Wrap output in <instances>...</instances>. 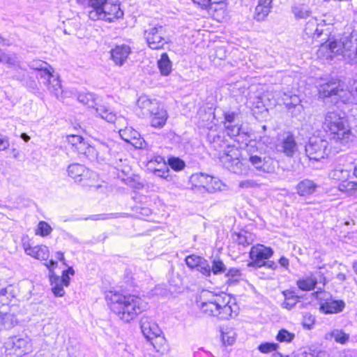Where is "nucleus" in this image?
Segmentation results:
<instances>
[{
	"label": "nucleus",
	"instance_id": "obj_1",
	"mask_svg": "<svg viewBox=\"0 0 357 357\" xmlns=\"http://www.w3.org/2000/svg\"><path fill=\"white\" fill-rule=\"evenodd\" d=\"M211 147L218 152V156L222 165L229 172L236 174H246L245 165L239 160L240 151L234 144H230L225 132H217L211 130L206 136Z\"/></svg>",
	"mask_w": 357,
	"mask_h": 357
},
{
	"label": "nucleus",
	"instance_id": "obj_2",
	"mask_svg": "<svg viewBox=\"0 0 357 357\" xmlns=\"http://www.w3.org/2000/svg\"><path fill=\"white\" fill-rule=\"evenodd\" d=\"M197 305L205 314L220 319H228L238 314V307L235 299L223 292L203 291Z\"/></svg>",
	"mask_w": 357,
	"mask_h": 357
},
{
	"label": "nucleus",
	"instance_id": "obj_3",
	"mask_svg": "<svg viewBox=\"0 0 357 357\" xmlns=\"http://www.w3.org/2000/svg\"><path fill=\"white\" fill-rule=\"evenodd\" d=\"M110 310L122 321L128 323L147 308V303L135 295L118 293L107 296Z\"/></svg>",
	"mask_w": 357,
	"mask_h": 357
},
{
	"label": "nucleus",
	"instance_id": "obj_4",
	"mask_svg": "<svg viewBox=\"0 0 357 357\" xmlns=\"http://www.w3.org/2000/svg\"><path fill=\"white\" fill-rule=\"evenodd\" d=\"M322 128L331 140L347 145L354 139L351 126L345 113L339 111H328L324 116Z\"/></svg>",
	"mask_w": 357,
	"mask_h": 357
},
{
	"label": "nucleus",
	"instance_id": "obj_5",
	"mask_svg": "<svg viewBox=\"0 0 357 357\" xmlns=\"http://www.w3.org/2000/svg\"><path fill=\"white\" fill-rule=\"evenodd\" d=\"M324 50L327 58L333 59L336 56H342L349 63L357 64V32L343 36L340 40H333L328 44L321 45L319 51Z\"/></svg>",
	"mask_w": 357,
	"mask_h": 357
},
{
	"label": "nucleus",
	"instance_id": "obj_6",
	"mask_svg": "<svg viewBox=\"0 0 357 357\" xmlns=\"http://www.w3.org/2000/svg\"><path fill=\"white\" fill-rule=\"evenodd\" d=\"M77 100L89 107L94 108L97 115L109 123H117L119 126L126 124V119L123 116H118L116 113L111 111L107 107L98 105L93 93H80L77 96Z\"/></svg>",
	"mask_w": 357,
	"mask_h": 357
},
{
	"label": "nucleus",
	"instance_id": "obj_7",
	"mask_svg": "<svg viewBox=\"0 0 357 357\" xmlns=\"http://www.w3.org/2000/svg\"><path fill=\"white\" fill-rule=\"evenodd\" d=\"M30 66L36 70V77L40 82L47 86L51 93L58 96L61 89V82L59 77L48 69L50 66L42 61H33Z\"/></svg>",
	"mask_w": 357,
	"mask_h": 357
},
{
	"label": "nucleus",
	"instance_id": "obj_8",
	"mask_svg": "<svg viewBox=\"0 0 357 357\" xmlns=\"http://www.w3.org/2000/svg\"><path fill=\"white\" fill-rule=\"evenodd\" d=\"M305 153L310 160L319 161L328 155V142L321 137L313 136L305 145Z\"/></svg>",
	"mask_w": 357,
	"mask_h": 357
},
{
	"label": "nucleus",
	"instance_id": "obj_9",
	"mask_svg": "<svg viewBox=\"0 0 357 357\" xmlns=\"http://www.w3.org/2000/svg\"><path fill=\"white\" fill-rule=\"evenodd\" d=\"M142 332L145 338L149 341L157 351L160 348L158 344L165 342V339L162 337L161 331L157 324L148 317H143L140 321Z\"/></svg>",
	"mask_w": 357,
	"mask_h": 357
},
{
	"label": "nucleus",
	"instance_id": "obj_10",
	"mask_svg": "<svg viewBox=\"0 0 357 357\" xmlns=\"http://www.w3.org/2000/svg\"><path fill=\"white\" fill-rule=\"evenodd\" d=\"M278 152L292 158L298 151V144L294 135L289 131H284L278 135L275 142Z\"/></svg>",
	"mask_w": 357,
	"mask_h": 357
},
{
	"label": "nucleus",
	"instance_id": "obj_11",
	"mask_svg": "<svg viewBox=\"0 0 357 357\" xmlns=\"http://www.w3.org/2000/svg\"><path fill=\"white\" fill-rule=\"evenodd\" d=\"M273 254L274 251L271 247L262 244L253 245L249 252L250 261L247 264V266L255 269L261 268L266 259H269Z\"/></svg>",
	"mask_w": 357,
	"mask_h": 357
},
{
	"label": "nucleus",
	"instance_id": "obj_12",
	"mask_svg": "<svg viewBox=\"0 0 357 357\" xmlns=\"http://www.w3.org/2000/svg\"><path fill=\"white\" fill-rule=\"evenodd\" d=\"M225 132L229 139L238 137L241 130V124L238 120V113L228 110L223 112Z\"/></svg>",
	"mask_w": 357,
	"mask_h": 357
},
{
	"label": "nucleus",
	"instance_id": "obj_13",
	"mask_svg": "<svg viewBox=\"0 0 357 357\" xmlns=\"http://www.w3.org/2000/svg\"><path fill=\"white\" fill-rule=\"evenodd\" d=\"M117 128L119 129V132L121 138L126 142L132 144L136 149H143L145 145L144 139L141 137L140 134L131 127H126L121 128L123 126H119L114 123ZM127 124L126 121L125 126ZM124 126V125H123Z\"/></svg>",
	"mask_w": 357,
	"mask_h": 357
},
{
	"label": "nucleus",
	"instance_id": "obj_14",
	"mask_svg": "<svg viewBox=\"0 0 357 357\" xmlns=\"http://www.w3.org/2000/svg\"><path fill=\"white\" fill-rule=\"evenodd\" d=\"M249 161L257 171L263 173H271L275 171L276 162L270 156L251 155Z\"/></svg>",
	"mask_w": 357,
	"mask_h": 357
},
{
	"label": "nucleus",
	"instance_id": "obj_15",
	"mask_svg": "<svg viewBox=\"0 0 357 357\" xmlns=\"http://www.w3.org/2000/svg\"><path fill=\"white\" fill-rule=\"evenodd\" d=\"M162 34V26L153 27L145 31V38L150 48L153 50H158L163 47L165 43V40Z\"/></svg>",
	"mask_w": 357,
	"mask_h": 357
},
{
	"label": "nucleus",
	"instance_id": "obj_16",
	"mask_svg": "<svg viewBox=\"0 0 357 357\" xmlns=\"http://www.w3.org/2000/svg\"><path fill=\"white\" fill-rule=\"evenodd\" d=\"M346 303L343 300L333 299L331 295L324 299L319 305V310L325 314H338L345 308Z\"/></svg>",
	"mask_w": 357,
	"mask_h": 357
},
{
	"label": "nucleus",
	"instance_id": "obj_17",
	"mask_svg": "<svg viewBox=\"0 0 357 357\" xmlns=\"http://www.w3.org/2000/svg\"><path fill=\"white\" fill-rule=\"evenodd\" d=\"M8 344H11L10 349L13 351L16 357H22L31 350V343L28 337H14L11 338Z\"/></svg>",
	"mask_w": 357,
	"mask_h": 357
},
{
	"label": "nucleus",
	"instance_id": "obj_18",
	"mask_svg": "<svg viewBox=\"0 0 357 357\" xmlns=\"http://www.w3.org/2000/svg\"><path fill=\"white\" fill-rule=\"evenodd\" d=\"M340 84L339 82L335 80H331L319 86L318 91L319 96L324 98H329L333 96L341 97L343 89L340 88Z\"/></svg>",
	"mask_w": 357,
	"mask_h": 357
},
{
	"label": "nucleus",
	"instance_id": "obj_19",
	"mask_svg": "<svg viewBox=\"0 0 357 357\" xmlns=\"http://www.w3.org/2000/svg\"><path fill=\"white\" fill-rule=\"evenodd\" d=\"M113 141H100L98 140L96 144V161L98 162H106L110 161L111 151L114 146Z\"/></svg>",
	"mask_w": 357,
	"mask_h": 357
},
{
	"label": "nucleus",
	"instance_id": "obj_20",
	"mask_svg": "<svg viewBox=\"0 0 357 357\" xmlns=\"http://www.w3.org/2000/svg\"><path fill=\"white\" fill-rule=\"evenodd\" d=\"M130 53L131 50L128 45H116L110 50L111 59L116 65L122 66L127 61Z\"/></svg>",
	"mask_w": 357,
	"mask_h": 357
},
{
	"label": "nucleus",
	"instance_id": "obj_21",
	"mask_svg": "<svg viewBox=\"0 0 357 357\" xmlns=\"http://www.w3.org/2000/svg\"><path fill=\"white\" fill-rule=\"evenodd\" d=\"M318 187L319 185L314 181L305 178L297 183L295 190L300 197H307L313 195Z\"/></svg>",
	"mask_w": 357,
	"mask_h": 357
},
{
	"label": "nucleus",
	"instance_id": "obj_22",
	"mask_svg": "<svg viewBox=\"0 0 357 357\" xmlns=\"http://www.w3.org/2000/svg\"><path fill=\"white\" fill-rule=\"evenodd\" d=\"M137 104L143 110V114L146 116L153 114L160 109L156 100H151L146 96L139 97Z\"/></svg>",
	"mask_w": 357,
	"mask_h": 357
},
{
	"label": "nucleus",
	"instance_id": "obj_23",
	"mask_svg": "<svg viewBox=\"0 0 357 357\" xmlns=\"http://www.w3.org/2000/svg\"><path fill=\"white\" fill-rule=\"evenodd\" d=\"M284 301L281 303V307L288 310H291L294 308L297 303H300L301 299L303 298L296 294L294 290L286 289L282 291Z\"/></svg>",
	"mask_w": 357,
	"mask_h": 357
},
{
	"label": "nucleus",
	"instance_id": "obj_24",
	"mask_svg": "<svg viewBox=\"0 0 357 357\" xmlns=\"http://www.w3.org/2000/svg\"><path fill=\"white\" fill-rule=\"evenodd\" d=\"M24 248L26 255L37 259L47 261L49 258V249L45 245H36L33 247L28 245L26 247L24 245Z\"/></svg>",
	"mask_w": 357,
	"mask_h": 357
},
{
	"label": "nucleus",
	"instance_id": "obj_25",
	"mask_svg": "<svg viewBox=\"0 0 357 357\" xmlns=\"http://www.w3.org/2000/svg\"><path fill=\"white\" fill-rule=\"evenodd\" d=\"M272 0H259L255 8L254 18L257 21H264L272 8Z\"/></svg>",
	"mask_w": 357,
	"mask_h": 357
},
{
	"label": "nucleus",
	"instance_id": "obj_26",
	"mask_svg": "<svg viewBox=\"0 0 357 357\" xmlns=\"http://www.w3.org/2000/svg\"><path fill=\"white\" fill-rule=\"evenodd\" d=\"M68 175L75 181H82L89 174L90 172L84 165L79 164H71L68 167Z\"/></svg>",
	"mask_w": 357,
	"mask_h": 357
},
{
	"label": "nucleus",
	"instance_id": "obj_27",
	"mask_svg": "<svg viewBox=\"0 0 357 357\" xmlns=\"http://www.w3.org/2000/svg\"><path fill=\"white\" fill-rule=\"evenodd\" d=\"M296 284L300 290L303 291H310L316 288L317 279L312 276L310 273L308 276L297 280Z\"/></svg>",
	"mask_w": 357,
	"mask_h": 357
},
{
	"label": "nucleus",
	"instance_id": "obj_28",
	"mask_svg": "<svg viewBox=\"0 0 357 357\" xmlns=\"http://www.w3.org/2000/svg\"><path fill=\"white\" fill-rule=\"evenodd\" d=\"M151 119V125L154 128H160L162 127L165 121L167 120V113L166 111L162 108L157 110L153 114L149 115Z\"/></svg>",
	"mask_w": 357,
	"mask_h": 357
},
{
	"label": "nucleus",
	"instance_id": "obj_29",
	"mask_svg": "<svg viewBox=\"0 0 357 357\" xmlns=\"http://www.w3.org/2000/svg\"><path fill=\"white\" fill-rule=\"evenodd\" d=\"M89 17L93 21L106 20L109 21V22H112L111 14L107 12L105 9L102 8H91L89 11Z\"/></svg>",
	"mask_w": 357,
	"mask_h": 357
},
{
	"label": "nucleus",
	"instance_id": "obj_30",
	"mask_svg": "<svg viewBox=\"0 0 357 357\" xmlns=\"http://www.w3.org/2000/svg\"><path fill=\"white\" fill-rule=\"evenodd\" d=\"M308 26L305 28L306 35L317 40L324 34L323 26L326 24H307Z\"/></svg>",
	"mask_w": 357,
	"mask_h": 357
},
{
	"label": "nucleus",
	"instance_id": "obj_31",
	"mask_svg": "<svg viewBox=\"0 0 357 357\" xmlns=\"http://www.w3.org/2000/svg\"><path fill=\"white\" fill-rule=\"evenodd\" d=\"M291 10L297 20L305 19L311 14L308 6L303 3L294 4Z\"/></svg>",
	"mask_w": 357,
	"mask_h": 357
},
{
	"label": "nucleus",
	"instance_id": "obj_32",
	"mask_svg": "<svg viewBox=\"0 0 357 357\" xmlns=\"http://www.w3.org/2000/svg\"><path fill=\"white\" fill-rule=\"evenodd\" d=\"M50 281L52 286V291L54 296L59 297L63 296L65 294V291L63 287L64 284L59 282V276L52 273L50 275Z\"/></svg>",
	"mask_w": 357,
	"mask_h": 357
},
{
	"label": "nucleus",
	"instance_id": "obj_33",
	"mask_svg": "<svg viewBox=\"0 0 357 357\" xmlns=\"http://www.w3.org/2000/svg\"><path fill=\"white\" fill-rule=\"evenodd\" d=\"M158 66L162 75H168L172 70V63L166 53L161 55L158 61Z\"/></svg>",
	"mask_w": 357,
	"mask_h": 357
},
{
	"label": "nucleus",
	"instance_id": "obj_34",
	"mask_svg": "<svg viewBox=\"0 0 357 357\" xmlns=\"http://www.w3.org/2000/svg\"><path fill=\"white\" fill-rule=\"evenodd\" d=\"M199 178L198 183L195 184L196 190L204 192H207L208 181H210L211 176L203 173H199L198 176H195L193 178Z\"/></svg>",
	"mask_w": 357,
	"mask_h": 357
},
{
	"label": "nucleus",
	"instance_id": "obj_35",
	"mask_svg": "<svg viewBox=\"0 0 357 357\" xmlns=\"http://www.w3.org/2000/svg\"><path fill=\"white\" fill-rule=\"evenodd\" d=\"M225 277L227 278V283L229 285H234L241 278V271L237 268H231L225 272Z\"/></svg>",
	"mask_w": 357,
	"mask_h": 357
},
{
	"label": "nucleus",
	"instance_id": "obj_36",
	"mask_svg": "<svg viewBox=\"0 0 357 357\" xmlns=\"http://www.w3.org/2000/svg\"><path fill=\"white\" fill-rule=\"evenodd\" d=\"M211 273L214 275H220L225 273L227 271L226 266L220 258H215L211 261Z\"/></svg>",
	"mask_w": 357,
	"mask_h": 357
},
{
	"label": "nucleus",
	"instance_id": "obj_37",
	"mask_svg": "<svg viewBox=\"0 0 357 357\" xmlns=\"http://www.w3.org/2000/svg\"><path fill=\"white\" fill-rule=\"evenodd\" d=\"M195 270L206 277H210L211 275V265L208 261L202 257H200Z\"/></svg>",
	"mask_w": 357,
	"mask_h": 357
},
{
	"label": "nucleus",
	"instance_id": "obj_38",
	"mask_svg": "<svg viewBox=\"0 0 357 357\" xmlns=\"http://www.w3.org/2000/svg\"><path fill=\"white\" fill-rule=\"evenodd\" d=\"M294 338L295 334L285 328L280 329L276 335V340L280 342L289 343L291 342Z\"/></svg>",
	"mask_w": 357,
	"mask_h": 357
},
{
	"label": "nucleus",
	"instance_id": "obj_39",
	"mask_svg": "<svg viewBox=\"0 0 357 357\" xmlns=\"http://www.w3.org/2000/svg\"><path fill=\"white\" fill-rule=\"evenodd\" d=\"M13 326V317L10 314L0 312V331Z\"/></svg>",
	"mask_w": 357,
	"mask_h": 357
},
{
	"label": "nucleus",
	"instance_id": "obj_40",
	"mask_svg": "<svg viewBox=\"0 0 357 357\" xmlns=\"http://www.w3.org/2000/svg\"><path fill=\"white\" fill-rule=\"evenodd\" d=\"M331 337L334 338L336 342L342 344H346L349 339V335L342 329L333 330L331 332Z\"/></svg>",
	"mask_w": 357,
	"mask_h": 357
},
{
	"label": "nucleus",
	"instance_id": "obj_41",
	"mask_svg": "<svg viewBox=\"0 0 357 357\" xmlns=\"http://www.w3.org/2000/svg\"><path fill=\"white\" fill-rule=\"evenodd\" d=\"M224 183L218 178L211 176L210 181H208L207 192L213 193L217 190H224Z\"/></svg>",
	"mask_w": 357,
	"mask_h": 357
},
{
	"label": "nucleus",
	"instance_id": "obj_42",
	"mask_svg": "<svg viewBox=\"0 0 357 357\" xmlns=\"http://www.w3.org/2000/svg\"><path fill=\"white\" fill-rule=\"evenodd\" d=\"M278 348V344L273 342H261L257 347V349L262 354H268L273 351H276Z\"/></svg>",
	"mask_w": 357,
	"mask_h": 357
},
{
	"label": "nucleus",
	"instance_id": "obj_43",
	"mask_svg": "<svg viewBox=\"0 0 357 357\" xmlns=\"http://www.w3.org/2000/svg\"><path fill=\"white\" fill-rule=\"evenodd\" d=\"M0 296L5 297L7 302L11 301L12 298L15 297V290L14 286L9 284L4 288L0 289Z\"/></svg>",
	"mask_w": 357,
	"mask_h": 357
},
{
	"label": "nucleus",
	"instance_id": "obj_44",
	"mask_svg": "<svg viewBox=\"0 0 357 357\" xmlns=\"http://www.w3.org/2000/svg\"><path fill=\"white\" fill-rule=\"evenodd\" d=\"M236 241L238 245H242L245 247L252 244L253 241L252 236L250 234H242L239 233L236 235Z\"/></svg>",
	"mask_w": 357,
	"mask_h": 357
},
{
	"label": "nucleus",
	"instance_id": "obj_45",
	"mask_svg": "<svg viewBox=\"0 0 357 357\" xmlns=\"http://www.w3.org/2000/svg\"><path fill=\"white\" fill-rule=\"evenodd\" d=\"M339 189L342 192H351L357 190V182L354 181H343L340 183Z\"/></svg>",
	"mask_w": 357,
	"mask_h": 357
},
{
	"label": "nucleus",
	"instance_id": "obj_46",
	"mask_svg": "<svg viewBox=\"0 0 357 357\" xmlns=\"http://www.w3.org/2000/svg\"><path fill=\"white\" fill-rule=\"evenodd\" d=\"M315 322V318L309 312L303 314L302 324L304 328L310 330Z\"/></svg>",
	"mask_w": 357,
	"mask_h": 357
},
{
	"label": "nucleus",
	"instance_id": "obj_47",
	"mask_svg": "<svg viewBox=\"0 0 357 357\" xmlns=\"http://www.w3.org/2000/svg\"><path fill=\"white\" fill-rule=\"evenodd\" d=\"M200 256L196 255H190L185 258V264L190 269H195L197 266L198 261H199Z\"/></svg>",
	"mask_w": 357,
	"mask_h": 357
},
{
	"label": "nucleus",
	"instance_id": "obj_48",
	"mask_svg": "<svg viewBox=\"0 0 357 357\" xmlns=\"http://www.w3.org/2000/svg\"><path fill=\"white\" fill-rule=\"evenodd\" d=\"M83 137L79 135H71L67 136V142L69 145L71 146L73 151L78 146V144H80L83 140Z\"/></svg>",
	"mask_w": 357,
	"mask_h": 357
},
{
	"label": "nucleus",
	"instance_id": "obj_49",
	"mask_svg": "<svg viewBox=\"0 0 357 357\" xmlns=\"http://www.w3.org/2000/svg\"><path fill=\"white\" fill-rule=\"evenodd\" d=\"M0 62L6 63L9 65H15L17 62V58L15 54H8L0 50Z\"/></svg>",
	"mask_w": 357,
	"mask_h": 357
},
{
	"label": "nucleus",
	"instance_id": "obj_50",
	"mask_svg": "<svg viewBox=\"0 0 357 357\" xmlns=\"http://www.w3.org/2000/svg\"><path fill=\"white\" fill-rule=\"evenodd\" d=\"M38 230L40 236H45L51 233L52 228L46 222L40 221L38 225Z\"/></svg>",
	"mask_w": 357,
	"mask_h": 357
},
{
	"label": "nucleus",
	"instance_id": "obj_51",
	"mask_svg": "<svg viewBox=\"0 0 357 357\" xmlns=\"http://www.w3.org/2000/svg\"><path fill=\"white\" fill-rule=\"evenodd\" d=\"M110 10L112 12V13H109L111 14L112 21H113L114 19H116V20L121 19L123 16V12L120 8L119 5H117V4L112 5Z\"/></svg>",
	"mask_w": 357,
	"mask_h": 357
},
{
	"label": "nucleus",
	"instance_id": "obj_52",
	"mask_svg": "<svg viewBox=\"0 0 357 357\" xmlns=\"http://www.w3.org/2000/svg\"><path fill=\"white\" fill-rule=\"evenodd\" d=\"M83 157L89 159L91 161H96L97 159V153H96V144L95 146H91L89 144V147L86 151V153L83 155Z\"/></svg>",
	"mask_w": 357,
	"mask_h": 357
},
{
	"label": "nucleus",
	"instance_id": "obj_53",
	"mask_svg": "<svg viewBox=\"0 0 357 357\" xmlns=\"http://www.w3.org/2000/svg\"><path fill=\"white\" fill-rule=\"evenodd\" d=\"M107 6V0H89L88 6L91 8H102L105 9Z\"/></svg>",
	"mask_w": 357,
	"mask_h": 357
},
{
	"label": "nucleus",
	"instance_id": "obj_54",
	"mask_svg": "<svg viewBox=\"0 0 357 357\" xmlns=\"http://www.w3.org/2000/svg\"><path fill=\"white\" fill-rule=\"evenodd\" d=\"M89 146V144L83 139L80 144H78V146L75 149L74 152L79 155L80 157H83Z\"/></svg>",
	"mask_w": 357,
	"mask_h": 357
},
{
	"label": "nucleus",
	"instance_id": "obj_55",
	"mask_svg": "<svg viewBox=\"0 0 357 357\" xmlns=\"http://www.w3.org/2000/svg\"><path fill=\"white\" fill-rule=\"evenodd\" d=\"M301 103V99L296 94H294L293 96L290 98V100L287 103V107L288 109H291L293 107H296L298 106Z\"/></svg>",
	"mask_w": 357,
	"mask_h": 357
},
{
	"label": "nucleus",
	"instance_id": "obj_56",
	"mask_svg": "<svg viewBox=\"0 0 357 357\" xmlns=\"http://www.w3.org/2000/svg\"><path fill=\"white\" fill-rule=\"evenodd\" d=\"M113 218H116V215L113 213L98 214V215H91V216L86 218V220L90 219V220H106V219Z\"/></svg>",
	"mask_w": 357,
	"mask_h": 357
},
{
	"label": "nucleus",
	"instance_id": "obj_57",
	"mask_svg": "<svg viewBox=\"0 0 357 357\" xmlns=\"http://www.w3.org/2000/svg\"><path fill=\"white\" fill-rule=\"evenodd\" d=\"M258 185L257 183L254 180H244L240 182L239 187L241 188H255Z\"/></svg>",
	"mask_w": 357,
	"mask_h": 357
},
{
	"label": "nucleus",
	"instance_id": "obj_58",
	"mask_svg": "<svg viewBox=\"0 0 357 357\" xmlns=\"http://www.w3.org/2000/svg\"><path fill=\"white\" fill-rule=\"evenodd\" d=\"M192 3L202 9L207 8L211 3V0H191Z\"/></svg>",
	"mask_w": 357,
	"mask_h": 357
},
{
	"label": "nucleus",
	"instance_id": "obj_59",
	"mask_svg": "<svg viewBox=\"0 0 357 357\" xmlns=\"http://www.w3.org/2000/svg\"><path fill=\"white\" fill-rule=\"evenodd\" d=\"M312 276L316 278L317 279V283L320 282L322 283L324 286L326 282V278L324 276V273H322L321 271H316L314 273H311Z\"/></svg>",
	"mask_w": 357,
	"mask_h": 357
},
{
	"label": "nucleus",
	"instance_id": "obj_60",
	"mask_svg": "<svg viewBox=\"0 0 357 357\" xmlns=\"http://www.w3.org/2000/svg\"><path fill=\"white\" fill-rule=\"evenodd\" d=\"M168 165L175 172H178V158H169L168 159Z\"/></svg>",
	"mask_w": 357,
	"mask_h": 357
},
{
	"label": "nucleus",
	"instance_id": "obj_61",
	"mask_svg": "<svg viewBox=\"0 0 357 357\" xmlns=\"http://www.w3.org/2000/svg\"><path fill=\"white\" fill-rule=\"evenodd\" d=\"M44 264L49 269L50 275H52V273L54 274V269L57 266V261L51 259L48 262L45 263Z\"/></svg>",
	"mask_w": 357,
	"mask_h": 357
},
{
	"label": "nucleus",
	"instance_id": "obj_62",
	"mask_svg": "<svg viewBox=\"0 0 357 357\" xmlns=\"http://www.w3.org/2000/svg\"><path fill=\"white\" fill-rule=\"evenodd\" d=\"M9 146L8 139L6 137H1V136H0V151L7 149Z\"/></svg>",
	"mask_w": 357,
	"mask_h": 357
},
{
	"label": "nucleus",
	"instance_id": "obj_63",
	"mask_svg": "<svg viewBox=\"0 0 357 357\" xmlns=\"http://www.w3.org/2000/svg\"><path fill=\"white\" fill-rule=\"evenodd\" d=\"M193 357H215L210 352L203 349L195 352Z\"/></svg>",
	"mask_w": 357,
	"mask_h": 357
},
{
	"label": "nucleus",
	"instance_id": "obj_64",
	"mask_svg": "<svg viewBox=\"0 0 357 357\" xmlns=\"http://www.w3.org/2000/svg\"><path fill=\"white\" fill-rule=\"evenodd\" d=\"M263 267L275 271L278 268V264L274 261L266 259V261L263 264Z\"/></svg>",
	"mask_w": 357,
	"mask_h": 357
}]
</instances>
